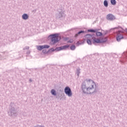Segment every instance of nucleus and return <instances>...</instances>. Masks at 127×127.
Returning a JSON list of instances; mask_svg holds the SVG:
<instances>
[{
	"mask_svg": "<svg viewBox=\"0 0 127 127\" xmlns=\"http://www.w3.org/2000/svg\"><path fill=\"white\" fill-rule=\"evenodd\" d=\"M19 109V107L17 106L16 104L11 102H10L8 110L9 111L7 112L8 115L9 117L11 118H15L17 117L18 113V110Z\"/></svg>",
	"mask_w": 127,
	"mask_h": 127,
	"instance_id": "nucleus-1",
	"label": "nucleus"
},
{
	"mask_svg": "<svg viewBox=\"0 0 127 127\" xmlns=\"http://www.w3.org/2000/svg\"><path fill=\"white\" fill-rule=\"evenodd\" d=\"M56 90L55 89H52L51 90V94L52 96L56 97V99L59 100V98H61L63 95V89H62L61 86H58L57 87Z\"/></svg>",
	"mask_w": 127,
	"mask_h": 127,
	"instance_id": "nucleus-2",
	"label": "nucleus"
},
{
	"mask_svg": "<svg viewBox=\"0 0 127 127\" xmlns=\"http://www.w3.org/2000/svg\"><path fill=\"white\" fill-rule=\"evenodd\" d=\"M59 33H54L50 34L48 38H50L51 45H55L56 43H58L60 40H61V37H59Z\"/></svg>",
	"mask_w": 127,
	"mask_h": 127,
	"instance_id": "nucleus-3",
	"label": "nucleus"
},
{
	"mask_svg": "<svg viewBox=\"0 0 127 127\" xmlns=\"http://www.w3.org/2000/svg\"><path fill=\"white\" fill-rule=\"evenodd\" d=\"M58 13L56 14V19L63 20L65 18V10L62 5H60L59 8L57 10Z\"/></svg>",
	"mask_w": 127,
	"mask_h": 127,
	"instance_id": "nucleus-4",
	"label": "nucleus"
},
{
	"mask_svg": "<svg viewBox=\"0 0 127 127\" xmlns=\"http://www.w3.org/2000/svg\"><path fill=\"white\" fill-rule=\"evenodd\" d=\"M81 89L82 93H83V94H87V95L91 94V91H90L89 87H87L86 85L85 81H83L82 82V83L81 84Z\"/></svg>",
	"mask_w": 127,
	"mask_h": 127,
	"instance_id": "nucleus-5",
	"label": "nucleus"
},
{
	"mask_svg": "<svg viewBox=\"0 0 127 127\" xmlns=\"http://www.w3.org/2000/svg\"><path fill=\"white\" fill-rule=\"evenodd\" d=\"M87 32L91 33H95L96 37H103V33L99 32V30L94 29H87Z\"/></svg>",
	"mask_w": 127,
	"mask_h": 127,
	"instance_id": "nucleus-6",
	"label": "nucleus"
},
{
	"mask_svg": "<svg viewBox=\"0 0 127 127\" xmlns=\"http://www.w3.org/2000/svg\"><path fill=\"white\" fill-rule=\"evenodd\" d=\"M107 41L108 39L107 38H105V40L96 38L93 39V41H92V43L94 45H96V44H99L100 43H105V42H107Z\"/></svg>",
	"mask_w": 127,
	"mask_h": 127,
	"instance_id": "nucleus-7",
	"label": "nucleus"
},
{
	"mask_svg": "<svg viewBox=\"0 0 127 127\" xmlns=\"http://www.w3.org/2000/svg\"><path fill=\"white\" fill-rule=\"evenodd\" d=\"M64 93L66 96L68 97H71L73 96V93L72 92V90L71 88L69 86H66L64 89Z\"/></svg>",
	"mask_w": 127,
	"mask_h": 127,
	"instance_id": "nucleus-8",
	"label": "nucleus"
},
{
	"mask_svg": "<svg viewBox=\"0 0 127 127\" xmlns=\"http://www.w3.org/2000/svg\"><path fill=\"white\" fill-rule=\"evenodd\" d=\"M36 47L37 50L41 51V50H43V49H48V48H50V46L48 45H39L37 46Z\"/></svg>",
	"mask_w": 127,
	"mask_h": 127,
	"instance_id": "nucleus-9",
	"label": "nucleus"
},
{
	"mask_svg": "<svg viewBox=\"0 0 127 127\" xmlns=\"http://www.w3.org/2000/svg\"><path fill=\"white\" fill-rule=\"evenodd\" d=\"M123 58L120 60L121 63L122 64H125V62H127V52H125L122 54Z\"/></svg>",
	"mask_w": 127,
	"mask_h": 127,
	"instance_id": "nucleus-10",
	"label": "nucleus"
},
{
	"mask_svg": "<svg viewBox=\"0 0 127 127\" xmlns=\"http://www.w3.org/2000/svg\"><path fill=\"white\" fill-rule=\"evenodd\" d=\"M69 47H70V45H64L63 46L57 47V51H61V50H66V49H68Z\"/></svg>",
	"mask_w": 127,
	"mask_h": 127,
	"instance_id": "nucleus-11",
	"label": "nucleus"
},
{
	"mask_svg": "<svg viewBox=\"0 0 127 127\" xmlns=\"http://www.w3.org/2000/svg\"><path fill=\"white\" fill-rule=\"evenodd\" d=\"M106 18L108 20H114L116 19V17L112 14H109L107 15Z\"/></svg>",
	"mask_w": 127,
	"mask_h": 127,
	"instance_id": "nucleus-12",
	"label": "nucleus"
},
{
	"mask_svg": "<svg viewBox=\"0 0 127 127\" xmlns=\"http://www.w3.org/2000/svg\"><path fill=\"white\" fill-rule=\"evenodd\" d=\"M85 33H86V31L81 30L75 34L74 37L76 38V37H78V36H80V35H82V34H84Z\"/></svg>",
	"mask_w": 127,
	"mask_h": 127,
	"instance_id": "nucleus-13",
	"label": "nucleus"
},
{
	"mask_svg": "<svg viewBox=\"0 0 127 127\" xmlns=\"http://www.w3.org/2000/svg\"><path fill=\"white\" fill-rule=\"evenodd\" d=\"M125 37L124 36L121 34H118L116 36V40L118 41V42H120L121 41V39H124Z\"/></svg>",
	"mask_w": 127,
	"mask_h": 127,
	"instance_id": "nucleus-14",
	"label": "nucleus"
},
{
	"mask_svg": "<svg viewBox=\"0 0 127 127\" xmlns=\"http://www.w3.org/2000/svg\"><path fill=\"white\" fill-rule=\"evenodd\" d=\"M22 18L24 20H27V19H29V15H28L27 13H24L22 15Z\"/></svg>",
	"mask_w": 127,
	"mask_h": 127,
	"instance_id": "nucleus-15",
	"label": "nucleus"
},
{
	"mask_svg": "<svg viewBox=\"0 0 127 127\" xmlns=\"http://www.w3.org/2000/svg\"><path fill=\"white\" fill-rule=\"evenodd\" d=\"M93 83H94L95 85V89L93 92L90 91V93H89V95H92V94H96L97 92H98V90H97V84H96V82L94 81Z\"/></svg>",
	"mask_w": 127,
	"mask_h": 127,
	"instance_id": "nucleus-16",
	"label": "nucleus"
},
{
	"mask_svg": "<svg viewBox=\"0 0 127 127\" xmlns=\"http://www.w3.org/2000/svg\"><path fill=\"white\" fill-rule=\"evenodd\" d=\"M54 51H57V48H55V49L54 48L50 49L48 51H47V54H49V53H51V52H54Z\"/></svg>",
	"mask_w": 127,
	"mask_h": 127,
	"instance_id": "nucleus-17",
	"label": "nucleus"
},
{
	"mask_svg": "<svg viewBox=\"0 0 127 127\" xmlns=\"http://www.w3.org/2000/svg\"><path fill=\"white\" fill-rule=\"evenodd\" d=\"M86 43L88 45H92L93 44V41L92 39H86Z\"/></svg>",
	"mask_w": 127,
	"mask_h": 127,
	"instance_id": "nucleus-18",
	"label": "nucleus"
},
{
	"mask_svg": "<svg viewBox=\"0 0 127 127\" xmlns=\"http://www.w3.org/2000/svg\"><path fill=\"white\" fill-rule=\"evenodd\" d=\"M102 31H103V37H104V36H106V35H107V34H108V33H110V32H111V30H102Z\"/></svg>",
	"mask_w": 127,
	"mask_h": 127,
	"instance_id": "nucleus-19",
	"label": "nucleus"
},
{
	"mask_svg": "<svg viewBox=\"0 0 127 127\" xmlns=\"http://www.w3.org/2000/svg\"><path fill=\"white\" fill-rule=\"evenodd\" d=\"M90 35V37H91V38H92L91 39H92V41H94V39H97V38H96V34H91V35Z\"/></svg>",
	"mask_w": 127,
	"mask_h": 127,
	"instance_id": "nucleus-20",
	"label": "nucleus"
},
{
	"mask_svg": "<svg viewBox=\"0 0 127 127\" xmlns=\"http://www.w3.org/2000/svg\"><path fill=\"white\" fill-rule=\"evenodd\" d=\"M103 4L104 6H105V7H108V6H109V2H108L107 0H105L104 1Z\"/></svg>",
	"mask_w": 127,
	"mask_h": 127,
	"instance_id": "nucleus-21",
	"label": "nucleus"
},
{
	"mask_svg": "<svg viewBox=\"0 0 127 127\" xmlns=\"http://www.w3.org/2000/svg\"><path fill=\"white\" fill-rule=\"evenodd\" d=\"M60 100L61 101V100H64V101H65L66 100V96H65V94L63 93V95L61 98H60Z\"/></svg>",
	"mask_w": 127,
	"mask_h": 127,
	"instance_id": "nucleus-22",
	"label": "nucleus"
},
{
	"mask_svg": "<svg viewBox=\"0 0 127 127\" xmlns=\"http://www.w3.org/2000/svg\"><path fill=\"white\" fill-rule=\"evenodd\" d=\"M110 2L112 5H116L117 4V1L116 0H111Z\"/></svg>",
	"mask_w": 127,
	"mask_h": 127,
	"instance_id": "nucleus-23",
	"label": "nucleus"
},
{
	"mask_svg": "<svg viewBox=\"0 0 127 127\" xmlns=\"http://www.w3.org/2000/svg\"><path fill=\"white\" fill-rule=\"evenodd\" d=\"M80 70H81V69H80V68H76V74H77L78 77H79V75H80Z\"/></svg>",
	"mask_w": 127,
	"mask_h": 127,
	"instance_id": "nucleus-24",
	"label": "nucleus"
},
{
	"mask_svg": "<svg viewBox=\"0 0 127 127\" xmlns=\"http://www.w3.org/2000/svg\"><path fill=\"white\" fill-rule=\"evenodd\" d=\"M93 82L95 81H92V84L91 85V87H89V91H90V90H93V89H94V86H95V83Z\"/></svg>",
	"mask_w": 127,
	"mask_h": 127,
	"instance_id": "nucleus-25",
	"label": "nucleus"
},
{
	"mask_svg": "<svg viewBox=\"0 0 127 127\" xmlns=\"http://www.w3.org/2000/svg\"><path fill=\"white\" fill-rule=\"evenodd\" d=\"M90 35H91V34H86L84 37L87 38V39H91V36Z\"/></svg>",
	"mask_w": 127,
	"mask_h": 127,
	"instance_id": "nucleus-26",
	"label": "nucleus"
},
{
	"mask_svg": "<svg viewBox=\"0 0 127 127\" xmlns=\"http://www.w3.org/2000/svg\"><path fill=\"white\" fill-rule=\"evenodd\" d=\"M70 50H75L76 49V46L75 45H72L70 46Z\"/></svg>",
	"mask_w": 127,
	"mask_h": 127,
	"instance_id": "nucleus-27",
	"label": "nucleus"
},
{
	"mask_svg": "<svg viewBox=\"0 0 127 127\" xmlns=\"http://www.w3.org/2000/svg\"><path fill=\"white\" fill-rule=\"evenodd\" d=\"M42 53H43L44 55H46V54H47V51H46V49H43Z\"/></svg>",
	"mask_w": 127,
	"mask_h": 127,
	"instance_id": "nucleus-28",
	"label": "nucleus"
},
{
	"mask_svg": "<svg viewBox=\"0 0 127 127\" xmlns=\"http://www.w3.org/2000/svg\"><path fill=\"white\" fill-rule=\"evenodd\" d=\"M73 42H74V40H73L72 39H69L67 41V43H73Z\"/></svg>",
	"mask_w": 127,
	"mask_h": 127,
	"instance_id": "nucleus-29",
	"label": "nucleus"
},
{
	"mask_svg": "<svg viewBox=\"0 0 127 127\" xmlns=\"http://www.w3.org/2000/svg\"><path fill=\"white\" fill-rule=\"evenodd\" d=\"M64 41H67V40H69V37H64Z\"/></svg>",
	"mask_w": 127,
	"mask_h": 127,
	"instance_id": "nucleus-30",
	"label": "nucleus"
},
{
	"mask_svg": "<svg viewBox=\"0 0 127 127\" xmlns=\"http://www.w3.org/2000/svg\"><path fill=\"white\" fill-rule=\"evenodd\" d=\"M86 42V39H84L83 40V41L81 42V44H84V43H85V42Z\"/></svg>",
	"mask_w": 127,
	"mask_h": 127,
	"instance_id": "nucleus-31",
	"label": "nucleus"
},
{
	"mask_svg": "<svg viewBox=\"0 0 127 127\" xmlns=\"http://www.w3.org/2000/svg\"><path fill=\"white\" fill-rule=\"evenodd\" d=\"M81 44H82V43H80V42H77L76 43V45H77L78 46H79V45H81Z\"/></svg>",
	"mask_w": 127,
	"mask_h": 127,
	"instance_id": "nucleus-32",
	"label": "nucleus"
},
{
	"mask_svg": "<svg viewBox=\"0 0 127 127\" xmlns=\"http://www.w3.org/2000/svg\"><path fill=\"white\" fill-rule=\"evenodd\" d=\"M120 28H122L123 31H125V32H127V28H126L125 30L121 27H120Z\"/></svg>",
	"mask_w": 127,
	"mask_h": 127,
	"instance_id": "nucleus-33",
	"label": "nucleus"
},
{
	"mask_svg": "<svg viewBox=\"0 0 127 127\" xmlns=\"http://www.w3.org/2000/svg\"><path fill=\"white\" fill-rule=\"evenodd\" d=\"M28 49H29V47H26L25 48L23 49V50H28Z\"/></svg>",
	"mask_w": 127,
	"mask_h": 127,
	"instance_id": "nucleus-34",
	"label": "nucleus"
},
{
	"mask_svg": "<svg viewBox=\"0 0 127 127\" xmlns=\"http://www.w3.org/2000/svg\"><path fill=\"white\" fill-rule=\"evenodd\" d=\"M26 54H27L28 55L30 54V51H28L27 52H26Z\"/></svg>",
	"mask_w": 127,
	"mask_h": 127,
	"instance_id": "nucleus-35",
	"label": "nucleus"
},
{
	"mask_svg": "<svg viewBox=\"0 0 127 127\" xmlns=\"http://www.w3.org/2000/svg\"><path fill=\"white\" fill-rule=\"evenodd\" d=\"M87 81H88V82H93V81H94V80H92V79H89L88 80H87Z\"/></svg>",
	"mask_w": 127,
	"mask_h": 127,
	"instance_id": "nucleus-36",
	"label": "nucleus"
},
{
	"mask_svg": "<svg viewBox=\"0 0 127 127\" xmlns=\"http://www.w3.org/2000/svg\"><path fill=\"white\" fill-rule=\"evenodd\" d=\"M30 83H31V82H32V79H31V78H30L29 80Z\"/></svg>",
	"mask_w": 127,
	"mask_h": 127,
	"instance_id": "nucleus-37",
	"label": "nucleus"
},
{
	"mask_svg": "<svg viewBox=\"0 0 127 127\" xmlns=\"http://www.w3.org/2000/svg\"><path fill=\"white\" fill-rule=\"evenodd\" d=\"M32 12H36V9L33 10Z\"/></svg>",
	"mask_w": 127,
	"mask_h": 127,
	"instance_id": "nucleus-38",
	"label": "nucleus"
},
{
	"mask_svg": "<svg viewBox=\"0 0 127 127\" xmlns=\"http://www.w3.org/2000/svg\"><path fill=\"white\" fill-rule=\"evenodd\" d=\"M97 29L98 30V31H99L100 29Z\"/></svg>",
	"mask_w": 127,
	"mask_h": 127,
	"instance_id": "nucleus-39",
	"label": "nucleus"
},
{
	"mask_svg": "<svg viewBox=\"0 0 127 127\" xmlns=\"http://www.w3.org/2000/svg\"><path fill=\"white\" fill-rule=\"evenodd\" d=\"M115 28L118 29V28H118V27H116Z\"/></svg>",
	"mask_w": 127,
	"mask_h": 127,
	"instance_id": "nucleus-40",
	"label": "nucleus"
}]
</instances>
